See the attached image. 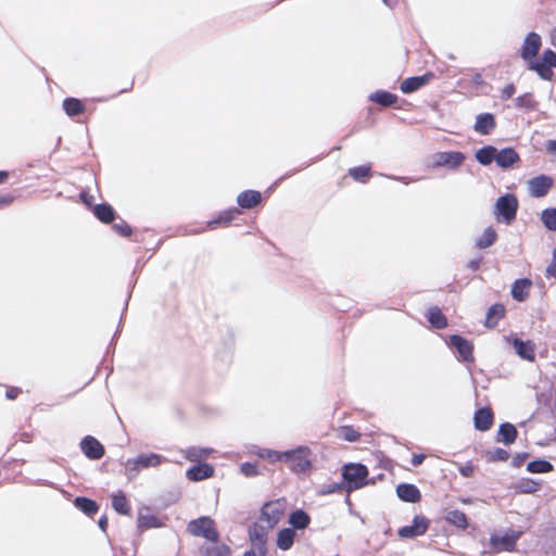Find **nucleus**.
Listing matches in <instances>:
<instances>
[{
	"label": "nucleus",
	"instance_id": "f257e3e1",
	"mask_svg": "<svg viewBox=\"0 0 556 556\" xmlns=\"http://www.w3.org/2000/svg\"><path fill=\"white\" fill-rule=\"evenodd\" d=\"M344 491L351 493L368 484V469L365 465L350 463L342 468Z\"/></svg>",
	"mask_w": 556,
	"mask_h": 556
},
{
	"label": "nucleus",
	"instance_id": "f03ea898",
	"mask_svg": "<svg viewBox=\"0 0 556 556\" xmlns=\"http://www.w3.org/2000/svg\"><path fill=\"white\" fill-rule=\"evenodd\" d=\"M312 455L309 447L301 445L296 448L285 451L283 463L296 475L306 473L312 468Z\"/></svg>",
	"mask_w": 556,
	"mask_h": 556
},
{
	"label": "nucleus",
	"instance_id": "7ed1b4c3",
	"mask_svg": "<svg viewBox=\"0 0 556 556\" xmlns=\"http://www.w3.org/2000/svg\"><path fill=\"white\" fill-rule=\"evenodd\" d=\"M165 462H167V459L156 453L141 454L135 458L127 459L125 463V470L127 476L130 478L136 476L141 469L157 467Z\"/></svg>",
	"mask_w": 556,
	"mask_h": 556
},
{
	"label": "nucleus",
	"instance_id": "20e7f679",
	"mask_svg": "<svg viewBox=\"0 0 556 556\" xmlns=\"http://www.w3.org/2000/svg\"><path fill=\"white\" fill-rule=\"evenodd\" d=\"M287 509V501L278 498L264 504L261 513V523L266 526V529H273L285 516Z\"/></svg>",
	"mask_w": 556,
	"mask_h": 556
},
{
	"label": "nucleus",
	"instance_id": "39448f33",
	"mask_svg": "<svg viewBox=\"0 0 556 556\" xmlns=\"http://www.w3.org/2000/svg\"><path fill=\"white\" fill-rule=\"evenodd\" d=\"M187 530L193 536L204 538L208 542H216L219 538L215 528V521L206 516L189 521Z\"/></svg>",
	"mask_w": 556,
	"mask_h": 556
},
{
	"label": "nucleus",
	"instance_id": "423d86ee",
	"mask_svg": "<svg viewBox=\"0 0 556 556\" xmlns=\"http://www.w3.org/2000/svg\"><path fill=\"white\" fill-rule=\"evenodd\" d=\"M430 160L433 168L445 167L456 170L463 165L466 156L459 151H444L432 154Z\"/></svg>",
	"mask_w": 556,
	"mask_h": 556
},
{
	"label": "nucleus",
	"instance_id": "0eeeda50",
	"mask_svg": "<svg viewBox=\"0 0 556 556\" xmlns=\"http://www.w3.org/2000/svg\"><path fill=\"white\" fill-rule=\"evenodd\" d=\"M517 208V198L507 193L496 200L494 213L497 218H502L505 224L509 225L516 218Z\"/></svg>",
	"mask_w": 556,
	"mask_h": 556
},
{
	"label": "nucleus",
	"instance_id": "6e6552de",
	"mask_svg": "<svg viewBox=\"0 0 556 556\" xmlns=\"http://www.w3.org/2000/svg\"><path fill=\"white\" fill-rule=\"evenodd\" d=\"M542 47L541 36L534 31L529 33L520 48V58L528 63V67L530 68V64L535 62V58Z\"/></svg>",
	"mask_w": 556,
	"mask_h": 556
},
{
	"label": "nucleus",
	"instance_id": "1a4fd4ad",
	"mask_svg": "<svg viewBox=\"0 0 556 556\" xmlns=\"http://www.w3.org/2000/svg\"><path fill=\"white\" fill-rule=\"evenodd\" d=\"M553 67H556V53L551 49L545 50L540 60L530 64V70L536 72L545 80L551 79Z\"/></svg>",
	"mask_w": 556,
	"mask_h": 556
},
{
	"label": "nucleus",
	"instance_id": "9d476101",
	"mask_svg": "<svg viewBox=\"0 0 556 556\" xmlns=\"http://www.w3.org/2000/svg\"><path fill=\"white\" fill-rule=\"evenodd\" d=\"M521 535H522L521 530L508 529L502 535L492 534L490 538V543L494 547V549L497 552H501V551L511 552L516 546V542L519 540V538Z\"/></svg>",
	"mask_w": 556,
	"mask_h": 556
},
{
	"label": "nucleus",
	"instance_id": "9b49d317",
	"mask_svg": "<svg viewBox=\"0 0 556 556\" xmlns=\"http://www.w3.org/2000/svg\"><path fill=\"white\" fill-rule=\"evenodd\" d=\"M429 527V520L422 516H416L413 523L402 527L399 530V535L403 539H413L422 535Z\"/></svg>",
	"mask_w": 556,
	"mask_h": 556
},
{
	"label": "nucleus",
	"instance_id": "f8f14e48",
	"mask_svg": "<svg viewBox=\"0 0 556 556\" xmlns=\"http://www.w3.org/2000/svg\"><path fill=\"white\" fill-rule=\"evenodd\" d=\"M552 186L553 179L546 175L536 176L528 181L529 193L534 198L546 195Z\"/></svg>",
	"mask_w": 556,
	"mask_h": 556
},
{
	"label": "nucleus",
	"instance_id": "ddd939ff",
	"mask_svg": "<svg viewBox=\"0 0 556 556\" xmlns=\"http://www.w3.org/2000/svg\"><path fill=\"white\" fill-rule=\"evenodd\" d=\"M448 344L458 352L460 361L470 362L473 359L472 345L465 338L458 334H453L450 337Z\"/></svg>",
	"mask_w": 556,
	"mask_h": 556
},
{
	"label": "nucleus",
	"instance_id": "4468645a",
	"mask_svg": "<svg viewBox=\"0 0 556 556\" xmlns=\"http://www.w3.org/2000/svg\"><path fill=\"white\" fill-rule=\"evenodd\" d=\"M80 448L90 459H100L104 454L103 445L91 435H87L81 440Z\"/></svg>",
	"mask_w": 556,
	"mask_h": 556
},
{
	"label": "nucleus",
	"instance_id": "2eb2a0df",
	"mask_svg": "<svg viewBox=\"0 0 556 556\" xmlns=\"http://www.w3.org/2000/svg\"><path fill=\"white\" fill-rule=\"evenodd\" d=\"M433 76L432 73H427L422 76L408 77L402 81L400 89L403 93H412L428 84Z\"/></svg>",
	"mask_w": 556,
	"mask_h": 556
},
{
	"label": "nucleus",
	"instance_id": "dca6fc26",
	"mask_svg": "<svg viewBox=\"0 0 556 556\" xmlns=\"http://www.w3.org/2000/svg\"><path fill=\"white\" fill-rule=\"evenodd\" d=\"M214 467L207 463H200L189 468L186 472L187 478L190 481H201L213 477Z\"/></svg>",
	"mask_w": 556,
	"mask_h": 556
},
{
	"label": "nucleus",
	"instance_id": "f3484780",
	"mask_svg": "<svg viewBox=\"0 0 556 556\" xmlns=\"http://www.w3.org/2000/svg\"><path fill=\"white\" fill-rule=\"evenodd\" d=\"M239 214L240 210L237 207H232L227 211L220 212L216 218L207 222L203 230H213L216 229L218 226H228Z\"/></svg>",
	"mask_w": 556,
	"mask_h": 556
},
{
	"label": "nucleus",
	"instance_id": "a211bd4d",
	"mask_svg": "<svg viewBox=\"0 0 556 556\" xmlns=\"http://www.w3.org/2000/svg\"><path fill=\"white\" fill-rule=\"evenodd\" d=\"M397 496L407 503H417L420 501L421 494L418 488L414 484L402 483L396 486Z\"/></svg>",
	"mask_w": 556,
	"mask_h": 556
},
{
	"label": "nucleus",
	"instance_id": "6ab92c4d",
	"mask_svg": "<svg viewBox=\"0 0 556 556\" xmlns=\"http://www.w3.org/2000/svg\"><path fill=\"white\" fill-rule=\"evenodd\" d=\"M475 427L480 431L489 430L493 425V413L489 407L479 408L473 416Z\"/></svg>",
	"mask_w": 556,
	"mask_h": 556
},
{
	"label": "nucleus",
	"instance_id": "aec40b11",
	"mask_svg": "<svg viewBox=\"0 0 556 556\" xmlns=\"http://www.w3.org/2000/svg\"><path fill=\"white\" fill-rule=\"evenodd\" d=\"M495 128V118L491 113H482L477 115L473 125L475 131L481 135H489Z\"/></svg>",
	"mask_w": 556,
	"mask_h": 556
},
{
	"label": "nucleus",
	"instance_id": "412c9836",
	"mask_svg": "<svg viewBox=\"0 0 556 556\" xmlns=\"http://www.w3.org/2000/svg\"><path fill=\"white\" fill-rule=\"evenodd\" d=\"M519 155L513 148L497 150L496 164L501 168H508L519 162Z\"/></svg>",
	"mask_w": 556,
	"mask_h": 556
},
{
	"label": "nucleus",
	"instance_id": "4be33fe9",
	"mask_svg": "<svg viewBox=\"0 0 556 556\" xmlns=\"http://www.w3.org/2000/svg\"><path fill=\"white\" fill-rule=\"evenodd\" d=\"M262 201V194L255 190H245L237 198V203L242 208H253Z\"/></svg>",
	"mask_w": 556,
	"mask_h": 556
},
{
	"label": "nucleus",
	"instance_id": "5701e85b",
	"mask_svg": "<svg viewBox=\"0 0 556 556\" xmlns=\"http://www.w3.org/2000/svg\"><path fill=\"white\" fill-rule=\"evenodd\" d=\"M200 551L204 556H230L231 554L230 547L225 543L218 542V540L202 545Z\"/></svg>",
	"mask_w": 556,
	"mask_h": 556
},
{
	"label": "nucleus",
	"instance_id": "b1692460",
	"mask_svg": "<svg viewBox=\"0 0 556 556\" xmlns=\"http://www.w3.org/2000/svg\"><path fill=\"white\" fill-rule=\"evenodd\" d=\"M295 540V531L291 528H283L278 531L276 545L281 551H289Z\"/></svg>",
	"mask_w": 556,
	"mask_h": 556
},
{
	"label": "nucleus",
	"instance_id": "393cba45",
	"mask_svg": "<svg viewBox=\"0 0 556 556\" xmlns=\"http://www.w3.org/2000/svg\"><path fill=\"white\" fill-rule=\"evenodd\" d=\"M513 346L516 353L523 359L533 361L535 357L534 345L531 341H522L521 339H514Z\"/></svg>",
	"mask_w": 556,
	"mask_h": 556
},
{
	"label": "nucleus",
	"instance_id": "a878e982",
	"mask_svg": "<svg viewBox=\"0 0 556 556\" xmlns=\"http://www.w3.org/2000/svg\"><path fill=\"white\" fill-rule=\"evenodd\" d=\"M269 529H266L264 523L258 522L254 525L252 530L250 531V536L254 545L258 546L260 551L263 552L264 545L266 543V536Z\"/></svg>",
	"mask_w": 556,
	"mask_h": 556
},
{
	"label": "nucleus",
	"instance_id": "bb28decb",
	"mask_svg": "<svg viewBox=\"0 0 556 556\" xmlns=\"http://www.w3.org/2000/svg\"><path fill=\"white\" fill-rule=\"evenodd\" d=\"M531 287V280L523 278L517 279L511 286V296L516 301H525L528 296L529 289Z\"/></svg>",
	"mask_w": 556,
	"mask_h": 556
},
{
	"label": "nucleus",
	"instance_id": "cd10ccee",
	"mask_svg": "<svg viewBox=\"0 0 556 556\" xmlns=\"http://www.w3.org/2000/svg\"><path fill=\"white\" fill-rule=\"evenodd\" d=\"M497 149L493 146H485L476 151V160L483 166L490 165L493 161L496 162Z\"/></svg>",
	"mask_w": 556,
	"mask_h": 556
},
{
	"label": "nucleus",
	"instance_id": "c85d7f7f",
	"mask_svg": "<svg viewBox=\"0 0 556 556\" xmlns=\"http://www.w3.org/2000/svg\"><path fill=\"white\" fill-rule=\"evenodd\" d=\"M369 100L381 106H391L397 101V96L386 90H378L369 94Z\"/></svg>",
	"mask_w": 556,
	"mask_h": 556
},
{
	"label": "nucleus",
	"instance_id": "c756f323",
	"mask_svg": "<svg viewBox=\"0 0 556 556\" xmlns=\"http://www.w3.org/2000/svg\"><path fill=\"white\" fill-rule=\"evenodd\" d=\"M309 516L302 509L292 511L289 516V523L292 526L291 529L303 530L309 525Z\"/></svg>",
	"mask_w": 556,
	"mask_h": 556
},
{
	"label": "nucleus",
	"instance_id": "7c9ffc66",
	"mask_svg": "<svg viewBox=\"0 0 556 556\" xmlns=\"http://www.w3.org/2000/svg\"><path fill=\"white\" fill-rule=\"evenodd\" d=\"M74 505L88 516L94 515L99 509V506L94 501L84 496L76 497L74 500Z\"/></svg>",
	"mask_w": 556,
	"mask_h": 556
},
{
	"label": "nucleus",
	"instance_id": "2f4dec72",
	"mask_svg": "<svg viewBox=\"0 0 556 556\" xmlns=\"http://www.w3.org/2000/svg\"><path fill=\"white\" fill-rule=\"evenodd\" d=\"M93 214L102 223H111L115 218V212L109 204H98L93 207Z\"/></svg>",
	"mask_w": 556,
	"mask_h": 556
},
{
	"label": "nucleus",
	"instance_id": "473e14b6",
	"mask_svg": "<svg viewBox=\"0 0 556 556\" xmlns=\"http://www.w3.org/2000/svg\"><path fill=\"white\" fill-rule=\"evenodd\" d=\"M63 110L65 113L73 117L85 112V105L76 98H66L63 101Z\"/></svg>",
	"mask_w": 556,
	"mask_h": 556
},
{
	"label": "nucleus",
	"instance_id": "72a5a7b5",
	"mask_svg": "<svg viewBox=\"0 0 556 556\" xmlns=\"http://www.w3.org/2000/svg\"><path fill=\"white\" fill-rule=\"evenodd\" d=\"M498 434L501 437V441L509 445L515 442L517 438V429L514 425L509 422H504L500 426Z\"/></svg>",
	"mask_w": 556,
	"mask_h": 556
},
{
	"label": "nucleus",
	"instance_id": "f704fd0d",
	"mask_svg": "<svg viewBox=\"0 0 556 556\" xmlns=\"http://www.w3.org/2000/svg\"><path fill=\"white\" fill-rule=\"evenodd\" d=\"M428 321L437 329H443L447 326L446 317L439 307H431L427 314Z\"/></svg>",
	"mask_w": 556,
	"mask_h": 556
},
{
	"label": "nucleus",
	"instance_id": "c9c22d12",
	"mask_svg": "<svg viewBox=\"0 0 556 556\" xmlns=\"http://www.w3.org/2000/svg\"><path fill=\"white\" fill-rule=\"evenodd\" d=\"M162 521L152 514H142L139 513L138 516V528L141 530L151 529V528H160L162 527Z\"/></svg>",
	"mask_w": 556,
	"mask_h": 556
},
{
	"label": "nucleus",
	"instance_id": "e433bc0d",
	"mask_svg": "<svg viewBox=\"0 0 556 556\" xmlns=\"http://www.w3.org/2000/svg\"><path fill=\"white\" fill-rule=\"evenodd\" d=\"M445 520L448 523H451L457 528H460V529H466L468 526V521H467V517H466L465 513H463L458 509H453V510L447 511V514L445 516Z\"/></svg>",
	"mask_w": 556,
	"mask_h": 556
},
{
	"label": "nucleus",
	"instance_id": "4c0bfd02",
	"mask_svg": "<svg viewBox=\"0 0 556 556\" xmlns=\"http://www.w3.org/2000/svg\"><path fill=\"white\" fill-rule=\"evenodd\" d=\"M211 453H213L212 448L191 446L186 451V458L190 462H200L206 459Z\"/></svg>",
	"mask_w": 556,
	"mask_h": 556
},
{
	"label": "nucleus",
	"instance_id": "58836bf2",
	"mask_svg": "<svg viewBox=\"0 0 556 556\" xmlns=\"http://www.w3.org/2000/svg\"><path fill=\"white\" fill-rule=\"evenodd\" d=\"M112 506L118 514L128 515L130 513L129 503L122 491L112 496Z\"/></svg>",
	"mask_w": 556,
	"mask_h": 556
},
{
	"label": "nucleus",
	"instance_id": "ea45409f",
	"mask_svg": "<svg viewBox=\"0 0 556 556\" xmlns=\"http://www.w3.org/2000/svg\"><path fill=\"white\" fill-rule=\"evenodd\" d=\"M497 238V233L494 228L488 227L484 229L481 237L477 240L476 244L479 249H486L491 247Z\"/></svg>",
	"mask_w": 556,
	"mask_h": 556
},
{
	"label": "nucleus",
	"instance_id": "a19ab883",
	"mask_svg": "<svg viewBox=\"0 0 556 556\" xmlns=\"http://www.w3.org/2000/svg\"><path fill=\"white\" fill-rule=\"evenodd\" d=\"M527 470L532 473H546L553 470V465L547 460L536 459L527 465Z\"/></svg>",
	"mask_w": 556,
	"mask_h": 556
},
{
	"label": "nucleus",
	"instance_id": "79ce46f5",
	"mask_svg": "<svg viewBox=\"0 0 556 556\" xmlns=\"http://www.w3.org/2000/svg\"><path fill=\"white\" fill-rule=\"evenodd\" d=\"M257 456L270 463L283 462L285 452H278L269 448H258Z\"/></svg>",
	"mask_w": 556,
	"mask_h": 556
},
{
	"label": "nucleus",
	"instance_id": "37998d69",
	"mask_svg": "<svg viewBox=\"0 0 556 556\" xmlns=\"http://www.w3.org/2000/svg\"><path fill=\"white\" fill-rule=\"evenodd\" d=\"M505 308L503 305H493L489 308L486 314V325L495 326L497 320L504 316Z\"/></svg>",
	"mask_w": 556,
	"mask_h": 556
},
{
	"label": "nucleus",
	"instance_id": "c03bdc74",
	"mask_svg": "<svg viewBox=\"0 0 556 556\" xmlns=\"http://www.w3.org/2000/svg\"><path fill=\"white\" fill-rule=\"evenodd\" d=\"M541 219L548 230L556 231V208H545L542 212Z\"/></svg>",
	"mask_w": 556,
	"mask_h": 556
},
{
	"label": "nucleus",
	"instance_id": "a18cd8bd",
	"mask_svg": "<svg viewBox=\"0 0 556 556\" xmlns=\"http://www.w3.org/2000/svg\"><path fill=\"white\" fill-rule=\"evenodd\" d=\"M370 166H355L349 169V175L356 181L364 182L370 177Z\"/></svg>",
	"mask_w": 556,
	"mask_h": 556
},
{
	"label": "nucleus",
	"instance_id": "49530a36",
	"mask_svg": "<svg viewBox=\"0 0 556 556\" xmlns=\"http://www.w3.org/2000/svg\"><path fill=\"white\" fill-rule=\"evenodd\" d=\"M517 489L520 493H533L538 491L539 483L531 479H522L518 482Z\"/></svg>",
	"mask_w": 556,
	"mask_h": 556
},
{
	"label": "nucleus",
	"instance_id": "de8ad7c7",
	"mask_svg": "<svg viewBox=\"0 0 556 556\" xmlns=\"http://www.w3.org/2000/svg\"><path fill=\"white\" fill-rule=\"evenodd\" d=\"M359 435V432L350 426H345L340 429V437L345 441L355 442L358 440Z\"/></svg>",
	"mask_w": 556,
	"mask_h": 556
},
{
	"label": "nucleus",
	"instance_id": "09e8293b",
	"mask_svg": "<svg viewBox=\"0 0 556 556\" xmlns=\"http://www.w3.org/2000/svg\"><path fill=\"white\" fill-rule=\"evenodd\" d=\"M341 490H344V482H331L324 484L319 491L323 495H328L332 493L340 492Z\"/></svg>",
	"mask_w": 556,
	"mask_h": 556
},
{
	"label": "nucleus",
	"instance_id": "8fccbe9b",
	"mask_svg": "<svg viewBox=\"0 0 556 556\" xmlns=\"http://www.w3.org/2000/svg\"><path fill=\"white\" fill-rule=\"evenodd\" d=\"M240 470L245 477H255L258 475L256 465L251 463H243Z\"/></svg>",
	"mask_w": 556,
	"mask_h": 556
},
{
	"label": "nucleus",
	"instance_id": "3c124183",
	"mask_svg": "<svg viewBox=\"0 0 556 556\" xmlns=\"http://www.w3.org/2000/svg\"><path fill=\"white\" fill-rule=\"evenodd\" d=\"M533 103L532 94L525 93L516 99V106L518 108H531Z\"/></svg>",
	"mask_w": 556,
	"mask_h": 556
},
{
	"label": "nucleus",
	"instance_id": "603ef678",
	"mask_svg": "<svg viewBox=\"0 0 556 556\" xmlns=\"http://www.w3.org/2000/svg\"><path fill=\"white\" fill-rule=\"evenodd\" d=\"M113 229L123 237H128L131 233V228L123 220L114 224Z\"/></svg>",
	"mask_w": 556,
	"mask_h": 556
},
{
	"label": "nucleus",
	"instance_id": "864d4df0",
	"mask_svg": "<svg viewBox=\"0 0 556 556\" xmlns=\"http://www.w3.org/2000/svg\"><path fill=\"white\" fill-rule=\"evenodd\" d=\"M515 91V86L513 84H508L503 88L501 98L503 100L510 99L514 96Z\"/></svg>",
	"mask_w": 556,
	"mask_h": 556
},
{
	"label": "nucleus",
	"instance_id": "5fc2aeb1",
	"mask_svg": "<svg viewBox=\"0 0 556 556\" xmlns=\"http://www.w3.org/2000/svg\"><path fill=\"white\" fill-rule=\"evenodd\" d=\"M508 452L503 450V448H497L495 452H494V459H497V460H507L508 459Z\"/></svg>",
	"mask_w": 556,
	"mask_h": 556
},
{
	"label": "nucleus",
	"instance_id": "6e6d98bb",
	"mask_svg": "<svg viewBox=\"0 0 556 556\" xmlns=\"http://www.w3.org/2000/svg\"><path fill=\"white\" fill-rule=\"evenodd\" d=\"M547 273L556 278V249L553 252V262L547 268Z\"/></svg>",
	"mask_w": 556,
	"mask_h": 556
},
{
	"label": "nucleus",
	"instance_id": "4d7b16f0",
	"mask_svg": "<svg viewBox=\"0 0 556 556\" xmlns=\"http://www.w3.org/2000/svg\"><path fill=\"white\" fill-rule=\"evenodd\" d=\"M425 460V455L424 454H415L413 457H412V465L417 467L419 465L422 464V462Z\"/></svg>",
	"mask_w": 556,
	"mask_h": 556
},
{
	"label": "nucleus",
	"instance_id": "13d9d810",
	"mask_svg": "<svg viewBox=\"0 0 556 556\" xmlns=\"http://www.w3.org/2000/svg\"><path fill=\"white\" fill-rule=\"evenodd\" d=\"M80 199L81 201L87 204V205H91L92 203V200H93V197L91 194H89V192L87 191H81L80 192Z\"/></svg>",
	"mask_w": 556,
	"mask_h": 556
},
{
	"label": "nucleus",
	"instance_id": "bf43d9fd",
	"mask_svg": "<svg viewBox=\"0 0 556 556\" xmlns=\"http://www.w3.org/2000/svg\"><path fill=\"white\" fill-rule=\"evenodd\" d=\"M18 394H20V389H17V388H11V389L7 390V393H5V395L9 400L16 399L18 396Z\"/></svg>",
	"mask_w": 556,
	"mask_h": 556
},
{
	"label": "nucleus",
	"instance_id": "052dcab7",
	"mask_svg": "<svg viewBox=\"0 0 556 556\" xmlns=\"http://www.w3.org/2000/svg\"><path fill=\"white\" fill-rule=\"evenodd\" d=\"M459 472L463 477H470L473 472L472 466H465L459 469Z\"/></svg>",
	"mask_w": 556,
	"mask_h": 556
},
{
	"label": "nucleus",
	"instance_id": "680f3d73",
	"mask_svg": "<svg viewBox=\"0 0 556 556\" xmlns=\"http://www.w3.org/2000/svg\"><path fill=\"white\" fill-rule=\"evenodd\" d=\"M481 263V258L471 260L468 263V268H470L472 271H476L479 269Z\"/></svg>",
	"mask_w": 556,
	"mask_h": 556
},
{
	"label": "nucleus",
	"instance_id": "e2e57ef3",
	"mask_svg": "<svg viewBox=\"0 0 556 556\" xmlns=\"http://www.w3.org/2000/svg\"><path fill=\"white\" fill-rule=\"evenodd\" d=\"M14 198L10 194L0 197V205H7L12 203Z\"/></svg>",
	"mask_w": 556,
	"mask_h": 556
},
{
	"label": "nucleus",
	"instance_id": "0e129e2a",
	"mask_svg": "<svg viewBox=\"0 0 556 556\" xmlns=\"http://www.w3.org/2000/svg\"><path fill=\"white\" fill-rule=\"evenodd\" d=\"M546 149L548 152H553V153H556V139L555 140H549L546 144Z\"/></svg>",
	"mask_w": 556,
	"mask_h": 556
},
{
	"label": "nucleus",
	"instance_id": "69168bd1",
	"mask_svg": "<svg viewBox=\"0 0 556 556\" xmlns=\"http://www.w3.org/2000/svg\"><path fill=\"white\" fill-rule=\"evenodd\" d=\"M99 527L101 528V530L105 531L106 527H108V518L105 516L101 517L99 519Z\"/></svg>",
	"mask_w": 556,
	"mask_h": 556
},
{
	"label": "nucleus",
	"instance_id": "338daca9",
	"mask_svg": "<svg viewBox=\"0 0 556 556\" xmlns=\"http://www.w3.org/2000/svg\"><path fill=\"white\" fill-rule=\"evenodd\" d=\"M9 177V173L5 170H0V185L3 184Z\"/></svg>",
	"mask_w": 556,
	"mask_h": 556
},
{
	"label": "nucleus",
	"instance_id": "774afa93",
	"mask_svg": "<svg viewBox=\"0 0 556 556\" xmlns=\"http://www.w3.org/2000/svg\"><path fill=\"white\" fill-rule=\"evenodd\" d=\"M527 456H528V454L517 455V457L514 460L515 464L519 465Z\"/></svg>",
	"mask_w": 556,
	"mask_h": 556
}]
</instances>
